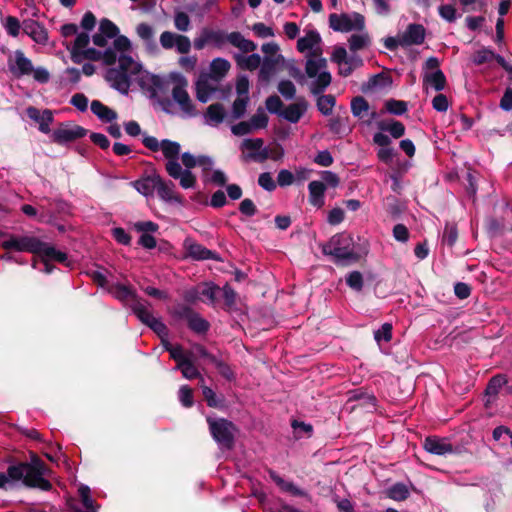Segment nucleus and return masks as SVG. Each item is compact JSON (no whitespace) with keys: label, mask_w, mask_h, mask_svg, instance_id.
<instances>
[{"label":"nucleus","mask_w":512,"mask_h":512,"mask_svg":"<svg viewBox=\"0 0 512 512\" xmlns=\"http://www.w3.org/2000/svg\"><path fill=\"white\" fill-rule=\"evenodd\" d=\"M105 80L122 94H127L133 83L148 91L151 97H155L157 91L164 88V81L160 76L145 71L130 55L119 56L117 66L107 69Z\"/></svg>","instance_id":"1"},{"label":"nucleus","mask_w":512,"mask_h":512,"mask_svg":"<svg viewBox=\"0 0 512 512\" xmlns=\"http://www.w3.org/2000/svg\"><path fill=\"white\" fill-rule=\"evenodd\" d=\"M48 469L43 461L37 457H33L29 463H20L10 466L7 471V476L0 473V488H3L9 480L22 481V483L29 487L39 488L47 491L51 488V484L45 479Z\"/></svg>","instance_id":"2"},{"label":"nucleus","mask_w":512,"mask_h":512,"mask_svg":"<svg viewBox=\"0 0 512 512\" xmlns=\"http://www.w3.org/2000/svg\"><path fill=\"white\" fill-rule=\"evenodd\" d=\"M0 246L6 251L29 253L33 256H67L33 233L1 235Z\"/></svg>","instance_id":"3"},{"label":"nucleus","mask_w":512,"mask_h":512,"mask_svg":"<svg viewBox=\"0 0 512 512\" xmlns=\"http://www.w3.org/2000/svg\"><path fill=\"white\" fill-rule=\"evenodd\" d=\"M113 294L118 299L125 301L142 323L149 326L162 340H165L163 337L167 334V328L163 322L154 317L148 302L138 298L133 290L123 285H116Z\"/></svg>","instance_id":"4"},{"label":"nucleus","mask_w":512,"mask_h":512,"mask_svg":"<svg viewBox=\"0 0 512 512\" xmlns=\"http://www.w3.org/2000/svg\"><path fill=\"white\" fill-rule=\"evenodd\" d=\"M322 251L324 256H362L368 253V243L364 240L355 245L350 234L339 233L323 245Z\"/></svg>","instance_id":"5"},{"label":"nucleus","mask_w":512,"mask_h":512,"mask_svg":"<svg viewBox=\"0 0 512 512\" xmlns=\"http://www.w3.org/2000/svg\"><path fill=\"white\" fill-rule=\"evenodd\" d=\"M426 30L423 25L411 23L406 30L397 37H387L384 39V46L390 51H395L399 46L408 47L412 45H421L425 40Z\"/></svg>","instance_id":"6"},{"label":"nucleus","mask_w":512,"mask_h":512,"mask_svg":"<svg viewBox=\"0 0 512 512\" xmlns=\"http://www.w3.org/2000/svg\"><path fill=\"white\" fill-rule=\"evenodd\" d=\"M90 36L87 32L77 34L75 40L66 45L70 52V58L75 64H81L85 60L96 61V48L88 47Z\"/></svg>","instance_id":"7"},{"label":"nucleus","mask_w":512,"mask_h":512,"mask_svg":"<svg viewBox=\"0 0 512 512\" xmlns=\"http://www.w3.org/2000/svg\"><path fill=\"white\" fill-rule=\"evenodd\" d=\"M329 26L337 32L347 33L350 31H363L365 28V18L362 14L353 12L352 14L332 13L329 15Z\"/></svg>","instance_id":"8"},{"label":"nucleus","mask_w":512,"mask_h":512,"mask_svg":"<svg viewBox=\"0 0 512 512\" xmlns=\"http://www.w3.org/2000/svg\"><path fill=\"white\" fill-rule=\"evenodd\" d=\"M207 421L214 440L221 447L230 448L235 435L234 425L225 419L212 420L208 418Z\"/></svg>","instance_id":"9"},{"label":"nucleus","mask_w":512,"mask_h":512,"mask_svg":"<svg viewBox=\"0 0 512 512\" xmlns=\"http://www.w3.org/2000/svg\"><path fill=\"white\" fill-rule=\"evenodd\" d=\"M87 130L71 122L61 123L52 133V141L56 144H66L84 137Z\"/></svg>","instance_id":"10"},{"label":"nucleus","mask_w":512,"mask_h":512,"mask_svg":"<svg viewBox=\"0 0 512 512\" xmlns=\"http://www.w3.org/2000/svg\"><path fill=\"white\" fill-rule=\"evenodd\" d=\"M131 49L130 40L124 35H117L114 38L113 46L107 48L103 54L98 51V60H102L106 65H114L118 62L119 57L117 56V52H120L121 55H126L125 52Z\"/></svg>","instance_id":"11"},{"label":"nucleus","mask_w":512,"mask_h":512,"mask_svg":"<svg viewBox=\"0 0 512 512\" xmlns=\"http://www.w3.org/2000/svg\"><path fill=\"white\" fill-rule=\"evenodd\" d=\"M177 84L172 89V97L177 102L182 111L188 115H194L195 107L190 99V96L186 90L188 82L182 75H176L174 78Z\"/></svg>","instance_id":"12"},{"label":"nucleus","mask_w":512,"mask_h":512,"mask_svg":"<svg viewBox=\"0 0 512 512\" xmlns=\"http://www.w3.org/2000/svg\"><path fill=\"white\" fill-rule=\"evenodd\" d=\"M226 42L225 33L222 30H213L211 28H203L200 35L194 39V48L197 50L204 49L207 45H214L222 48Z\"/></svg>","instance_id":"13"},{"label":"nucleus","mask_w":512,"mask_h":512,"mask_svg":"<svg viewBox=\"0 0 512 512\" xmlns=\"http://www.w3.org/2000/svg\"><path fill=\"white\" fill-rule=\"evenodd\" d=\"M78 495L79 499H70L68 501L70 512H96L88 486L80 485L78 487Z\"/></svg>","instance_id":"14"},{"label":"nucleus","mask_w":512,"mask_h":512,"mask_svg":"<svg viewBox=\"0 0 512 512\" xmlns=\"http://www.w3.org/2000/svg\"><path fill=\"white\" fill-rule=\"evenodd\" d=\"M22 30L33 41L45 45L48 42V32L44 25L33 19H25L22 22Z\"/></svg>","instance_id":"15"},{"label":"nucleus","mask_w":512,"mask_h":512,"mask_svg":"<svg viewBox=\"0 0 512 512\" xmlns=\"http://www.w3.org/2000/svg\"><path fill=\"white\" fill-rule=\"evenodd\" d=\"M26 114L31 120L39 123V130L42 133H50V124L54 120L51 110L45 109L42 113H40L38 108L29 106L26 109Z\"/></svg>","instance_id":"16"},{"label":"nucleus","mask_w":512,"mask_h":512,"mask_svg":"<svg viewBox=\"0 0 512 512\" xmlns=\"http://www.w3.org/2000/svg\"><path fill=\"white\" fill-rule=\"evenodd\" d=\"M9 70L16 78H21L22 76L32 74L33 64L21 50H17L15 52V63H9Z\"/></svg>","instance_id":"17"},{"label":"nucleus","mask_w":512,"mask_h":512,"mask_svg":"<svg viewBox=\"0 0 512 512\" xmlns=\"http://www.w3.org/2000/svg\"><path fill=\"white\" fill-rule=\"evenodd\" d=\"M219 288L211 283L198 285L194 290L188 293L189 300H201L203 302L214 303Z\"/></svg>","instance_id":"18"},{"label":"nucleus","mask_w":512,"mask_h":512,"mask_svg":"<svg viewBox=\"0 0 512 512\" xmlns=\"http://www.w3.org/2000/svg\"><path fill=\"white\" fill-rule=\"evenodd\" d=\"M458 241V230L455 223H446L443 235H442V253L454 254L460 253L455 250L454 247L457 246Z\"/></svg>","instance_id":"19"},{"label":"nucleus","mask_w":512,"mask_h":512,"mask_svg":"<svg viewBox=\"0 0 512 512\" xmlns=\"http://www.w3.org/2000/svg\"><path fill=\"white\" fill-rule=\"evenodd\" d=\"M308 103L304 98L299 99L295 103L289 104L283 109L281 117L290 123H297L307 111Z\"/></svg>","instance_id":"20"},{"label":"nucleus","mask_w":512,"mask_h":512,"mask_svg":"<svg viewBox=\"0 0 512 512\" xmlns=\"http://www.w3.org/2000/svg\"><path fill=\"white\" fill-rule=\"evenodd\" d=\"M55 263H60L64 266L72 264L71 258H31L30 265L33 269L39 270L44 273H51L55 268Z\"/></svg>","instance_id":"21"},{"label":"nucleus","mask_w":512,"mask_h":512,"mask_svg":"<svg viewBox=\"0 0 512 512\" xmlns=\"http://www.w3.org/2000/svg\"><path fill=\"white\" fill-rule=\"evenodd\" d=\"M424 448L427 452L439 456H444L453 452L452 445L446 439L437 437L426 438Z\"/></svg>","instance_id":"22"},{"label":"nucleus","mask_w":512,"mask_h":512,"mask_svg":"<svg viewBox=\"0 0 512 512\" xmlns=\"http://www.w3.org/2000/svg\"><path fill=\"white\" fill-rule=\"evenodd\" d=\"M98 31V47H105L107 45V38L113 39L119 34L117 25L107 18H103L100 21Z\"/></svg>","instance_id":"23"},{"label":"nucleus","mask_w":512,"mask_h":512,"mask_svg":"<svg viewBox=\"0 0 512 512\" xmlns=\"http://www.w3.org/2000/svg\"><path fill=\"white\" fill-rule=\"evenodd\" d=\"M264 148V140L262 138L244 139L240 146L243 160L254 161V157H252L251 155L261 153L262 150H264Z\"/></svg>","instance_id":"24"},{"label":"nucleus","mask_w":512,"mask_h":512,"mask_svg":"<svg viewBox=\"0 0 512 512\" xmlns=\"http://www.w3.org/2000/svg\"><path fill=\"white\" fill-rule=\"evenodd\" d=\"M157 173L151 175H145L140 179L131 182L133 188H135L143 196H152L156 189V177Z\"/></svg>","instance_id":"25"},{"label":"nucleus","mask_w":512,"mask_h":512,"mask_svg":"<svg viewBox=\"0 0 512 512\" xmlns=\"http://www.w3.org/2000/svg\"><path fill=\"white\" fill-rule=\"evenodd\" d=\"M309 190V203L317 208H321L324 205V195L326 185L322 181H311L308 184Z\"/></svg>","instance_id":"26"},{"label":"nucleus","mask_w":512,"mask_h":512,"mask_svg":"<svg viewBox=\"0 0 512 512\" xmlns=\"http://www.w3.org/2000/svg\"><path fill=\"white\" fill-rule=\"evenodd\" d=\"M284 60L282 55H278L276 57L264 56L262 61V65L259 71V78L262 81L268 82L272 75L275 73L277 66L280 62Z\"/></svg>","instance_id":"27"},{"label":"nucleus","mask_w":512,"mask_h":512,"mask_svg":"<svg viewBox=\"0 0 512 512\" xmlns=\"http://www.w3.org/2000/svg\"><path fill=\"white\" fill-rule=\"evenodd\" d=\"M251 156L254 157V161L258 163H263L267 159L277 161L284 156V149L281 144L274 143L271 147H265L261 153H257L256 155L254 154Z\"/></svg>","instance_id":"28"},{"label":"nucleus","mask_w":512,"mask_h":512,"mask_svg":"<svg viewBox=\"0 0 512 512\" xmlns=\"http://www.w3.org/2000/svg\"><path fill=\"white\" fill-rule=\"evenodd\" d=\"M423 85H430L436 91H442L446 88L447 79L443 71L437 69L436 71L423 75Z\"/></svg>","instance_id":"29"},{"label":"nucleus","mask_w":512,"mask_h":512,"mask_svg":"<svg viewBox=\"0 0 512 512\" xmlns=\"http://www.w3.org/2000/svg\"><path fill=\"white\" fill-rule=\"evenodd\" d=\"M226 112L222 103H213L206 109L205 117L207 122L212 125H218L225 119Z\"/></svg>","instance_id":"30"},{"label":"nucleus","mask_w":512,"mask_h":512,"mask_svg":"<svg viewBox=\"0 0 512 512\" xmlns=\"http://www.w3.org/2000/svg\"><path fill=\"white\" fill-rule=\"evenodd\" d=\"M183 247L185 249L183 256H217L214 252L198 244L191 238L185 239Z\"/></svg>","instance_id":"31"},{"label":"nucleus","mask_w":512,"mask_h":512,"mask_svg":"<svg viewBox=\"0 0 512 512\" xmlns=\"http://www.w3.org/2000/svg\"><path fill=\"white\" fill-rule=\"evenodd\" d=\"M175 185L172 181L165 182L158 174L156 177V189L158 196L165 201L176 200L174 195Z\"/></svg>","instance_id":"32"},{"label":"nucleus","mask_w":512,"mask_h":512,"mask_svg":"<svg viewBox=\"0 0 512 512\" xmlns=\"http://www.w3.org/2000/svg\"><path fill=\"white\" fill-rule=\"evenodd\" d=\"M321 42L320 34L316 30L308 31L305 36L297 41V49L299 52H305L312 49L315 45Z\"/></svg>","instance_id":"33"},{"label":"nucleus","mask_w":512,"mask_h":512,"mask_svg":"<svg viewBox=\"0 0 512 512\" xmlns=\"http://www.w3.org/2000/svg\"><path fill=\"white\" fill-rule=\"evenodd\" d=\"M48 204H49V206L47 207L46 212H42L38 216V220L40 222H45V221L51 222L52 218H53V214L55 212H58V213H67L68 212L69 206L64 201H60V200L53 201V202H49Z\"/></svg>","instance_id":"34"},{"label":"nucleus","mask_w":512,"mask_h":512,"mask_svg":"<svg viewBox=\"0 0 512 512\" xmlns=\"http://www.w3.org/2000/svg\"><path fill=\"white\" fill-rule=\"evenodd\" d=\"M231 65L230 62L224 58H215L210 64L211 77L215 80H220L229 71Z\"/></svg>","instance_id":"35"},{"label":"nucleus","mask_w":512,"mask_h":512,"mask_svg":"<svg viewBox=\"0 0 512 512\" xmlns=\"http://www.w3.org/2000/svg\"><path fill=\"white\" fill-rule=\"evenodd\" d=\"M378 128L382 131L389 132L390 135L395 139L401 138L405 134L404 124L394 119H391L389 122H379Z\"/></svg>","instance_id":"36"},{"label":"nucleus","mask_w":512,"mask_h":512,"mask_svg":"<svg viewBox=\"0 0 512 512\" xmlns=\"http://www.w3.org/2000/svg\"><path fill=\"white\" fill-rule=\"evenodd\" d=\"M235 60L241 69H246L249 71L257 69L261 64V57L256 53H253L247 57L238 54L235 56Z\"/></svg>","instance_id":"37"},{"label":"nucleus","mask_w":512,"mask_h":512,"mask_svg":"<svg viewBox=\"0 0 512 512\" xmlns=\"http://www.w3.org/2000/svg\"><path fill=\"white\" fill-rule=\"evenodd\" d=\"M165 350L170 352L177 364L184 363L194 356L192 352H185L180 346H172L167 340H162Z\"/></svg>","instance_id":"38"},{"label":"nucleus","mask_w":512,"mask_h":512,"mask_svg":"<svg viewBox=\"0 0 512 512\" xmlns=\"http://www.w3.org/2000/svg\"><path fill=\"white\" fill-rule=\"evenodd\" d=\"M332 77L327 71H323L317 75V79L312 83L310 91L313 95L322 94L325 89L331 84Z\"/></svg>","instance_id":"39"},{"label":"nucleus","mask_w":512,"mask_h":512,"mask_svg":"<svg viewBox=\"0 0 512 512\" xmlns=\"http://www.w3.org/2000/svg\"><path fill=\"white\" fill-rule=\"evenodd\" d=\"M350 107L353 116L360 119L367 115L370 109L368 101L363 96H356L352 98Z\"/></svg>","instance_id":"40"},{"label":"nucleus","mask_w":512,"mask_h":512,"mask_svg":"<svg viewBox=\"0 0 512 512\" xmlns=\"http://www.w3.org/2000/svg\"><path fill=\"white\" fill-rule=\"evenodd\" d=\"M214 88L209 84L206 78L200 77L196 82V97L202 102L206 103L212 92H214Z\"/></svg>","instance_id":"41"},{"label":"nucleus","mask_w":512,"mask_h":512,"mask_svg":"<svg viewBox=\"0 0 512 512\" xmlns=\"http://www.w3.org/2000/svg\"><path fill=\"white\" fill-rule=\"evenodd\" d=\"M384 108L392 115L401 116L408 111V104L406 101L390 98L385 101Z\"/></svg>","instance_id":"42"},{"label":"nucleus","mask_w":512,"mask_h":512,"mask_svg":"<svg viewBox=\"0 0 512 512\" xmlns=\"http://www.w3.org/2000/svg\"><path fill=\"white\" fill-rule=\"evenodd\" d=\"M348 121V117L336 116L329 120L328 127L329 130L333 133L342 137L349 133V129L346 127V122Z\"/></svg>","instance_id":"43"},{"label":"nucleus","mask_w":512,"mask_h":512,"mask_svg":"<svg viewBox=\"0 0 512 512\" xmlns=\"http://www.w3.org/2000/svg\"><path fill=\"white\" fill-rule=\"evenodd\" d=\"M336 104V98L332 94L319 95L317 99V109L325 116L332 113L333 107Z\"/></svg>","instance_id":"44"},{"label":"nucleus","mask_w":512,"mask_h":512,"mask_svg":"<svg viewBox=\"0 0 512 512\" xmlns=\"http://www.w3.org/2000/svg\"><path fill=\"white\" fill-rule=\"evenodd\" d=\"M161 150L168 160L178 159L180 144L169 139H164L161 141Z\"/></svg>","instance_id":"45"},{"label":"nucleus","mask_w":512,"mask_h":512,"mask_svg":"<svg viewBox=\"0 0 512 512\" xmlns=\"http://www.w3.org/2000/svg\"><path fill=\"white\" fill-rule=\"evenodd\" d=\"M370 44V38L367 33L353 34L349 38V48L351 51L356 52L364 49Z\"/></svg>","instance_id":"46"},{"label":"nucleus","mask_w":512,"mask_h":512,"mask_svg":"<svg viewBox=\"0 0 512 512\" xmlns=\"http://www.w3.org/2000/svg\"><path fill=\"white\" fill-rule=\"evenodd\" d=\"M194 356L184 363L177 364L176 369L180 370L186 379L199 377V372L194 365Z\"/></svg>","instance_id":"47"},{"label":"nucleus","mask_w":512,"mask_h":512,"mask_svg":"<svg viewBox=\"0 0 512 512\" xmlns=\"http://www.w3.org/2000/svg\"><path fill=\"white\" fill-rule=\"evenodd\" d=\"M271 478L283 491L291 493L292 495L296 496L304 495V493L300 489H298L293 483L285 481L275 473H271Z\"/></svg>","instance_id":"48"},{"label":"nucleus","mask_w":512,"mask_h":512,"mask_svg":"<svg viewBox=\"0 0 512 512\" xmlns=\"http://www.w3.org/2000/svg\"><path fill=\"white\" fill-rule=\"evenodd\" d=\"M495 53L489 48H482L473 54L472 62L476 66H481L493 60Z\"/></svg>","instance_id":"49"},{"label":"nucleus","mask_w":512,"mask_h":512,"mask_svg":"<svg viewBox=\"0 0 512 512\" xmlns=\"http://www.w3.org/2000/svg\"><path fill=\"white\" fill-rule=\"evenodd\" d=\"M388 496L396 501H403L409 496V490L404 484H395L388 490Z\"/></svg>","instance_id":"50"},{"label":"nucleus","mask_w":512,"mask_h":512,"mask_svg":"<svg viewBox=\"0 0 512 512\" xmlns=\"http://www.w3.org/2000/svg\"><path fill=\"white\" fill-rule=\"evenodd\" d=\"M249 102V97H237L232 105V114L234 119H240L244 116Z\"/></svg>","instance_id":"51"},{"label":"nucleus","mask_w":512,"mask_h":512,"mask_svg":"<svg viewBox=\"0 0 512 512\" xmlns=\"http://www.w3.org/2000/svg\"><path fill=\"white\" fill-rule=\"evenodd\" d=\"M265 105L270 113L281 116L284 104L278 95L269 96L265 101Z\"/></svg>","instance_id":"52"},{"label":"nucleus","mask_w":512,"mask_h":512,"mask_svg":"<svg viewBox=\"0 0 512 512\" xmlns=\"http://www.w3.org/2000/svg\"><path fill=\"white\" fill-rule=\"evenodd\" d=\"M188 324L192 330L198 333L205 332L208 329L207 321L194 313L188 315Z\"/></svg>","instance_id":"53"},{"label":"nucleus","mask_w":512,"mask_h":512,"mask_svg":"<svg viewBox=\"0 0 512 512\" xmlns=\"http://www.w3.org/2000/svg\"><path fill=\"white\" fill-rule=\"evenodd\" d=\"M7 33L12 37H17L22 29V24L15 16H7L4 22Z\"/></svg>","instance_id":"54"},{"label":"nucleus","mask_w":512,"mask_h":512,"mask_svg":"<svg viewBox=\"0 0 512 512\" xmlns=\"http://www.w3.org/2000/svg\"><path fill=\"white\" fill-rule=\"evenodd\" d=\"M269 118L262 108H258L256 114L250 118V124L253 129H264L268 125Z\"/></svg>","instance_id":"55"},{"label":"nucleus","mask_w":512,"mask_h":512,"mask_svg":"<svg viewBox=\"0 0 512 512\" xmlns=\"http://www.w3.org/2000/svg\"><path fill=\"white\" fill-rule=\"evenodd\" d=\"M116 118L117 113L115 110L109 108L108 106L98 101V119L106 123H111Z\"/></svg>","instance_id":"56"},{"label":"nucleus","mask_w":512,"mask_h":512,"mask_svg":"<svg viewBox=\"0 0 512 512\" xmlns=\"http://www.w3.org/2000/svg\"><path fill=\"white\" fill-rule=\"evenodd\" d=\"M381 82H383L384 84H390L392 80L390 76H386L383 73L375 74L367 82V88L365 87V85L362 86V91L365 92L367 89L379 86L381 85Z\"/></svg>","instance_id":"57"},{"label":"nucleus","mask_w":512,"mask_h":512,"mask_svg":"<svg viewBox=\"0 0 512 512\" xmlns=\"http://www.w3.org/2000/svg\"><path fill=\"white\" fill-rule=\"evenodd\" d=\"M278 91L286 98L292 99L296 94V87L290 80H282L278 84Z\"/></svg>","instance_id":"58"},{"label":"nucleus","mask_w":512,"mask_h":512,"mask_svg":"<svg viewBox=\"0 0 512 512\" xmlns=\"http://www.w3.org/2000/svg\"><path fill=\"white\" fill-rule=\"evenodd\" d=\"M258 184L268 192L274 191L277 186L276 182L272 178L271 173L269 172H263L259 175Z\"/></svg>","instance_id":"59"},{"label":"nucleus","mask_w":512,"mask_h":512,"mask_svg":"<svg viewBox=\"0 0 512 512\" xmlns=\"http://www.w3.org/2000/svg\"><path fill=\"white\" fill-rule=\"evenodd\" d=\"M137 35L146 43L152 42L154 37V31L152 27L147 23H140L136 27Z\"/></svg>","instance_id":"60"},{"label":"nucleus","mask_w":512,"mask_h":512,"mask_svg":"<svg viewBox=\"0 0 512 512\" xmlns=\"http://www.w3.org/2000/svg\"><path fill=\"white\" fill-rule=\"evenodd\" d=\"M506 384V378L502 375H498V376H495L493 377L487 388H486V393L488 395H496L499 391V389Z\"/></svg>","instance_id":"61"},{"label":"nucleus","mask_w":512,"mask_h":512,"mask_svg":"<svg viewBox=\"0 0 512 512\" xmlns=\"http://www.w3.org/2000/svg\"><path fill=\"white\" fill-rule=\"evenodd\" d=\"M175 27L182 32H186L190 27V18L185 12H178L174 18Z\"/></svg>","instance_id":"62"},{"label":"nucleus","mask_w":512,"mask_h":512,"mask_svg":"<svg viewBox=\"0 0 512 512\" xmlns=\"http://www.w3.org/2000/svg\"><path fill=\"white\" fill-rule=\"evenodd\" d=\"M179 34L177 33H173V32H170V31H164L161 35H160V44L161 46L166 49V50H169V49H172L175 47V42L177 40V36Z\"/></svg>","instance_id":"63"},{"label":"nucleus","mask_w":512,"mask_h":512,"mask_svg":"<svg viewBox=\"0 0 512 512\" xmlns=\"http://www.w3.org/2000/svg\"><path fill=\"white\" fill-rule=\"evenodd\" d=\"M239 211L247 217H252L257 213L258 210L251 199L245 198L239 204Z\"/></svg>","instance_id":"64"}]
</instances>
